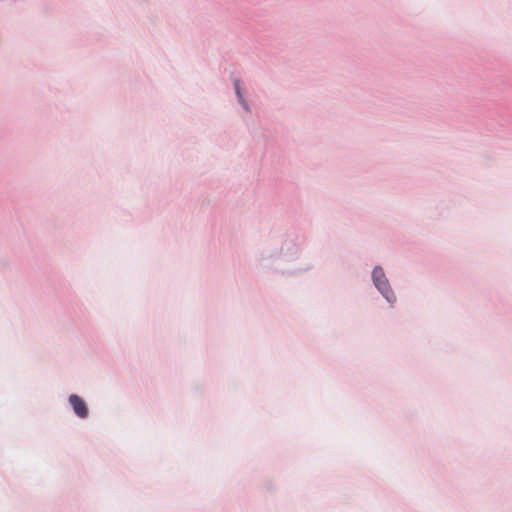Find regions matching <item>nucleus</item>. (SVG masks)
Listing matches in <instances>:
<instances>
[{
    "mask_svg": "<svg viewBox=\"0 0 512 512\" xmlns=\"http://www.w3.org/2000/svg\"><path fill=\"white\" fill-rule=\"evenodd\" d=\"M372 277H373L375 286L382 293V295L387 299V301L394 302L395 295L388 285V280L384 274L383 269L381 267H375L372 272Z\"/></svg>",
    "mask_w": 512,
    "mask_h": 512,
    "instance_id": "f257e3e1",
    "label": "nucleus"
},
{
    "mask_svg": "<svg viewBox=\"0 0 512 512\" xmlns=\"http://www.w3.org/2000/svg\"><path fill=\"white\" fill-rule=\"evenodd\" d=\"M69 403L71 404L75 414L80 418H86L88 416V408L85 401L78 395H70Z\"/></svg>",
    "mask_w": 512,
    "mask_h": 512,
    "instance_id": "f03ea898",
    "label": "nucleus"
},
{
    "mask_svg": "<svg viewBox=\"0 0 512 512\" xmlns=\"http://www.w3.org/2000/svg\"><path fill=\"white\" fill-rule=\"evenodd\" d=\"M234 85H235L236 94H237L238 98L241 100L242 96H241V92H240L239 81L236 80Z\"/></svg>",
    "mask_w": 512,
    "mask_h": 512,
    "instance_id": "7ed1b4c3",
    "label": "nucleus"
}]
</instances>
